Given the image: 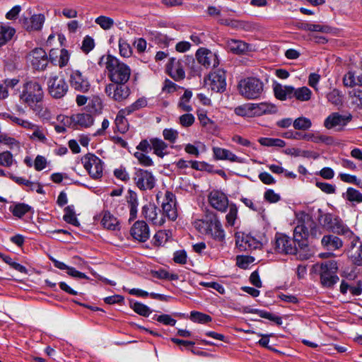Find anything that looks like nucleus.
Masks as SVG:
<instances>
[{"instance_id": "15", "label": "nucleus", "mask_w": 362, "mask_h": 362, "mask_svg": "<svg viewBox=\"0 0 362 362\" xmlns=\"http://www.w3.org/2000/svg\"><path fill=\"white\" fill-rule=\"evenodd\" d=\"M141 213L143 216L153 225L162 226L165 221L163 214H161L160 211L154 204L149 202L143 206Z\"/></svg>"}, {"instance_id": "24", "label": "nucleus", "mask_w": 362, "mask_h": 362, "mask_svg": "<svg viewBox=\"0 0 362 362\" xmlns=\"http://www.w3.org/2000/svg\"><path fill=\"white\" fill-rule=\"evenodd\" d=\"M45 20L43 14H34L30 18L23 20V27L28 31H38L42 29Z\"/></svg>"}, {"instance_id": "17", "label": "nucleus", "mask_w": 362, "mask_h": 362, "mask_svg": "<svg viewBox=\"0 0 362 362\" xmlns=\"http://www.w3.org/2000/svg\"><path fill=\"white\" fill-rule=\"evenodd\" d=\"M198 62L206 68L216 67L219 64L218 55L206 48H199L196 52Z\"/></svg>"}, {"instance_id": "8", "label": "nucleus", "mask_w": 362, "mask_h": 362, "mask_svg": "<svg viewBox=\"0 0 362 362\" xmlns=\"http://www.w3.org/2000/svg\"><path fill=\"white\" fill-rule=\"evenodd\" d=\"M81 163L93 179H99L103 176V163L94 154L85 155L81 158Z\"/></svg>"}, {"instance_id": "61", "label": "nucleus", "mask_w": 362, "mask_h": 362, "mask_svg": "<svg viewBox=\"0 0 362 362\" xmlns=\"http://www.w3.org/2000/svg\"><path fill=\"white\" fill-rule=\"evenodd\" d=\"M31 129L33 130V132L30 136L31 139H37V141L42 143H45L47 141L45 134L43 132V130L39 126L34 124V127H33Z\"/></svg>"}, {"instance_id": "54", "label": "nucleus", "mask_w": 362, "mask_h": 362, "mask_svg": "<svg viewBox=\"0 0 362 362\" xmlns=\"http://www.w3.org/2000/svg\"><path fill=\"white\" fill-rule=\"evenodd\" d=\"M119 54L123 57H129L132 54L130 45L124 39L119 40Z\"/></svg>"}, {"instance_id": "38", "label": "nucleus", "mask_w": 362, "mask_h": 362, "mask_svg": "<svg viewBox=\"0 0 362 362\" xmlns=\"http://www.w3.org/2000/svg\"><path fill=\"white\" fill-rule=\"evenodd\" d=\"M30 209L31 207L24 203H17L9 206V211L14 216L18 218H22Z\"/></svg>"}, {"instance_id": "45", "label": "nucleus", "mask_w": 362, "mask_h": 362, "mask_svg": "<svg viewBox=\"0 0 362 362\" xmlns=\"http://www.w3.org/2000/svg\"><path fill=\"white\" fill-rule=\"evenodd\" d=\"M327 98L332 105L338 106L343 103V95L338 89H333L327 94Z\"/></svg>"}, {"instance_id": "49", "label": "nucleus", "mask_w": 362, "mask_h": 362, "mask_svg": "<svg viewBox=\"0 0 362 362\" xmlns=\"http://www.w3.org/2000/svg\"><path fill=\"white\" fill-rule=\"evenodd\" d=\"M130 307L134 310L135 313L144 317H148L151 313L150 308L141 303H131Z\"/></svg>"}, {"instance_id": "3", "label": "nucleus", "mask_w": 362, "mask_h": 362, "mask_svg": "<svg viewBox=\"0 0 362 362\" xmlns=\"http://www.w3.org/2000/svg\"><path fill=\"white\" fill-rule=\"evenodd\" d=\"M321 234L320 227L317 226L308 214H304L294 228V239L298 242V247L301 250L308 247L307 239L309 237L317 238Z\"/></svg>"}, {"instance_id": "29", "label": "nucleus", "mask_w": 362, "mask_h": 362, "mask_svg": "<svg viewBox=\"0 0 362 362\" xmlns=\"http://www.w3.org/2000/svg\"><path fill=\"white\" fill-rule=\"evenodd\" d=\"M214 158L216 160H228L231 162H240V158L230 151L219 147L213 148Z\"/></svg>"}, {"instance_id": "10", "label": "nucleus", "mask_w": 362, "mask_h": 362, "mask_svg": "<svg viewBox=\"0 0 362 362\" xmlns=\"http://www.w3.org/2000/svg\"><path fill=\"white\" fill-rule=\"evenodd\" d=\"M69 71V82L71 87L76 91L86 93L90 87V81L86 75L79 70L68 69Z\"/></svg>"}, {"instance_id": "32", "label": "nucleus", "mask_w": 362, "mask_h": 362, "mask_svg": "<svg viewBox=\"0 0 362 362\" xmlns=\"http://www.w3.org/2000/svg\"><path fill=\"white\" fill-rule=\"evenodd\" d=\"M313 93L306 86L295 88L292 87L291 99L295 98L300 102H306L310 100Z\"/></svg>"}, {"instance_id": "56", "label": "nucleus", "mask_w": 362, "mask_h": 362, "mask_svg": "<svg viewBox=\"0 0 362 362\" xmlns=\"http://www.w3.org/2000/svg\"><path fill=\"white\" fill-rule=\"evenodd\" d=\"M168 239V235L165 230L158 231L153 238V243L155 246L164 245Z\"/></svg>"}, {"instance_id": "16", "label": "nucleus", "mask_w": 362, "mask_h": 362, "mask_svg": "<svg viewBox=\"0 0 362 362\" xmlns=\"http://www.w3.org/2000/svg\"><path fill=\"white\" fill-rule=\"evenodd\" d=\"M161 206L163 210L161 214H163L164 218L166 216L171 221H175L177 218L176 199L172 192H165Z\"/></svg>"}, {"instance_id": "43", "label": "nucleus", "mask_w": 362, "mask_h": 362, "mask_svg": "<svg viewBox=\"0 0 362 362\" xmlns=\"http://www.w3.org/2000/svg\"><path fill=\"white\" fill-rule=\"evenodd\" d=\"M228 213L226 216V220L228 226H234L238 218V209L235 203H230L228 207Z\"/></svg>"}, {"instance_id": "51", "label": "nucleus", "mask_w": 362, "mask_h": 362, "mask_svg": "<svg viewBox=\"0 0 362 362\" xmlns=\"http://www.w3.org/2000/svg\"><path fill=\"white\" fill-rule=\"evenodd\" d=\"M153 276L158 279H165L170 281H176L179 279L177 274H170L165 269H158L153 273Z\"/></svg>"}, {"instance_id": "14", "label": "nucleus", "mask_w": 362, "mask_h": 362, "mask_svg": "<svg viewBox=\"0 0 362 362\" xmlns=\"http://www.w3.org/2000/svg\"><path fill=\"white\" fill-rule=\"evenodd\" d=\"M208 201L212 208L221 213L226 212L230 204L227 195L218 189H213L209 192Z\"/></svg>"}, {"instance_id": "55", "label": "nucleus", "mask_w": 362, "mask_h": 362, "mask_svg": "<svg viewBox=\"0 0 362 362\" xmlns=\"http://www.w3.org/2000/svg\"><path fill=\"white\" fill-rule=\"evenodd\" d=\"M336 217L329 213L321 214L319 216L318 221L323 227L329 229Z\"/></svg>"}, {"instance_id": "34", "label": "nucleus", "mask_w": 362, "mask_h": 362, "mask_svg": "<svg viewBox=\"0 0 362 362\" xmlns=\"http://www.w3.org/2000/svg\"><path fill=\"white\" fill-rule=\"evenodd\" d=\"M291 86H282L281 84H276L274 87V92L275 97L280 100H286L291 99L292 93Z\"/></svg>"}, {"instance_id": "59", "label": "nucleus", "mask_w": 362, "mask_h": 362, "mask_svg": "<svg viewBox=\"0 0 362 362\" xmlns=\"http://www.w3.org/2000/svg\"><path fill=\"white\" fill-rule=\"evenodd\" d=\"M134 157L139 160V163L144 166L149 167L153 165V161L146 153L141 152H135Z\"/></svg>"}, {"instance_id": "19", "label": "nucleus", "mask_w": 362, "mask_h": 362, "mask_svg": "<svg viewBox=\"0 0 362 362\" xmlns=\"http://www.w3.org/2000/svg\"><path fill=\"white\" fill-rule=\"evenodd\" d=\"M28 59L33 68L37 70H44L49 62L47 53L42 48H35L32 50L28 55Z\"/></svg>"}, {"instance_id": "62", "label": "nucleus", "mask_w": 362, "mask_h": 362, "mask_svg": "<svg viewBox=\"0 0 362 362\" xmlns=\"http://www.w3.org/2000/svg\"><path fill=\"white\" fill-rule=\"evenodd\" d=\"M195 121L194 115L191 113H185L179 117V123L183 127L192 126Z\"/></svg>"}, {"instance_id": "36", "label": "nucleus", "mask_w": 362, "mask_h": 362, "mask_svg": "<svg viewBox=\"0 0 362 362\" xmlns=\"http://www.w3.org/2000/svg\"><path fill=\"white\" fill-rule=\"evenodd\" d=\"M15 33L14 28L0 23V47L11 40Z\"/></svg>"}, {"instance_id": "22", "label": "nucleus", "mask_w": 362, "mask_h": 362, "mask_svg": "<svg viewBox=\"0 0 362 362\" xmlns=\"http://www.w3.org/2000/svg\"><path fill=\"white\" fill-rule=\"evenodd\" d=\"M70 54L66 49H52L49 53V61L60 68L66 66L69 61Z\"/></svg>"}, {"instance_id": "7", "label": "nucleus", "mask_w": 362, "mask_h": 362, "mask_svg": "<svg viewBox=\"0 0 362 362\" xmlns=\"http://www.w3.org/2000/svg\"><path fill=\"white\" fill-rule=\"evenodd\" d=\"M352 119L353 116L351 113L341 115L338 112H332L325 118L324 127L327 129L341 132Z\"/></svg>"}, {"instance_id": "46", "label": "nucleus", "mask_w": 362, "mask_h": 362, "mask_svg": "<svg viewBox=\"0 0 362 362\" xmlns=\"http://www.w3.org/2000/svg\"><path fill=\"white\" fill-rule=\"evenodd\" d=\"M312 127L311 120L305 117H300L293 121V127L296 130L305 131Z\"/></svg>"}, {"instance_id": "4", "label": "nucleus", "mask_w": 362, "mask_h": 362, "mask_svg": "<svg viewBox=\"0 0 362 362\" xmlns=\"http://www.w3.org/2000/svg\"><path fill=\"white\" fill-rule=\"evenodd\" d=\"M44 97L41 84L35 80L28 81L23 83L20 92L19 99L21 103L28 106L40 115V103Z\"/></svg>"}, {"instance_id": "11", "label": "nucleus", "mask_w": 362, "mask_h": 362, "mask_svg": "<svg viewBox=\"0 0 362 362\" xmlns=\"http://www.w3.org/2000/svg\"><path fill=\"white\" fill-rule=\"evenodd\" d=\"M134 180L136 187L142 191L151 190L156 186V179L153 173L144 169H137Z\"/></svg>"}, {"instance_id": "35", "label": "nucleus", "mask_w": 362, "mask_h": 362, "mask_svg": "<svg viewBox=\"0 0 362 362\" xmlns=\"http://www.w3.org/2000/svg\"><path fill=\"white\" fill-rule=\"evenodd\" d=\"M128 115H129L124 112L123 109H121L116 116L115 124L117 131L122 134L127 132L129 129V123L126 119V116Z\"/></svg>"}, {"instance_id": "33", "label": "nucleus", "mask_w": 362, "mask_h": 362, "mask_svg": "<svg viewBox=\"0 0 362 362\" xmlns=\"http://www.w3.org/2000/svg\"><path fill=\"white\" fill-rule=\"evenodd\" d=\"M153 153L160 158L168 155V144L160 139L153 138L150 139Z\"/></svg>"}, {"instance_id": "9", "label": "nucleus", "mask_w": 362, "mask_h": 362, "mask_svg": "<svg viewBox=\"0 0 362 362\" xmlns=\"http://www.w3.org/2000/svg\"><path fill=\"white\" fill-rule=\"evenodd\" d=\"M47 89L52 98L59 99L66 94L69 86L62 76L52 75L47 81Z\"/></svg>"}, {"instance_id": "47", "label": "nucleus", "mask_w": 362, "mask_h": 362, "mask_svg": "<svg viewBox=\"0 0 362 362\" xmlns=\"http://www.w3.org/2000/svg\"><path fill=\"white\" fill-rule=\"evenodd\" d=\"M189 318L194 322L201 324H206L211 322L212 320V318L210 315L198 311H192L190 313Z\"/></svg>"}, {"instance_id": "27", "label": "nucleus", "mask_w": 362, "mask_h": 362, "mask_svg": "<svg viewBox=\"0 0 362 362\" xmlns=\"http://www.w3.org/2000/svg\"><path fill=\"white\" fill-rule=\"evenodd\" d=\"M322 247L328 250H339L343 246L342 240L333 235H324L321 240Z\"/></svg>"}, {"instance_id": "41", "label": "nucleus", "mask_w": 362, "mask_h": 362, "mask_svg": "<svg viewBox=\"0 0 362 362\" xmlns=\"http://www.w3.org/2000/svg\"><path fill=\"white\" fill-rule=\"evenodd\" d=\"M63 219L66 223L71 224L75 226H79V222L76 217L74 207L73 205L67 206L64 209V214L63 216Z\"/></svg>"}, {"instance_id": "25", "label": "nucleus", "mask_w": 362, "mask_h": 362, "mask_svg": "<svg viewBox=\"0 0 362 362\" xmlns=\"http://www.w3.org/2000/svg\"><path fill=\"white\" fill-rule=\"evenodd\" d=\"M71 122L75 129L87 128L93 123V117L88 113H78L71 117Z\"/></svg>"}, {"instance_id": "64", "label": "nucleus", "mask_w": 362, "mask_h": 362, "mask_svg": "<svg viewBox=\"0 0 362 362\" xmlns=\"http://www.w3.org/2000/svg\"><path fill=\"white\" fill-rule=\"evenodd\" d=\"M264 199L269 203L274 204L281 199V196L276 193L273 189H269L264 194Z\"/></svg>"}, {"instance_id": "20", "label": "nucleus", "mask_w": 362, "mask_h": 362, "mask_svg": "<svg viewBox=\"0 0 362 362\" xmlns=\"http://www.w3.org/2000/svg\"><path fill=\"white\" fill-rule=\"evenodd\" d=\"M251 116L260 117L264 115L275 114L278 111L277 107L269 102L259 103H249Z\"/></svg>"}, {"instance_id": "2", "label": "nucleus", "mask_w": 362, "mask_h": 362, "mask_svg": "<svg viewBox=\"0 0 362 362\" xmlns=\"http://www.w3.org/2000/svg\"><path fill=\"white\" fill-rule=\"evenodd\" d=\"M104 62L108 78L112 83H127L131 76L129 66L117 57L108 54L100 58L99 64Z\"/></svg>"}, {"instance_id": "42", "label": "nucleus", "mask_w": 362, "mask_h": 362, "mask_svg": "<svg viewBox=\"0 0 362 362\" xmlns=\"http://www.w3.org/2000/svg\"><path fill=\"white\" fill-rule=\"evenodd\" d=\"M251 313L257 314L259 317L272 321L278 325H281L282 324V319L281 317L275 315L269 312L259 309H253L252 310Z\"/></svg>"}, {"instance_id": "58", "label": "nucleus", "mask_w": 362, "mask_h": 362, "mask_svg": "<svg viewBox=\"0 0 362 362\" xmlns=\"http://www.w3.org/2000/svg\"><path fill=\"white\" fill-rule=\"evenodd\" d=\"M14 162L13 156L8 151L0 153V165L11 167Z\"/></svg>"}, {"instance_id": "28", "label": "nucleus", "mask_w": 362, "mask_h": 362, "mask_svg": "<svg viewBox=\"0 0 362 362\" xmlns=\"http://www.w3.org/2000/svg\"><path fill=\"white\" fill-rule=\"evenodd\" d=\"M168 70L170 75L176 81L183 79L185 76V72L180 65V62L175 59H171L168 64Z\"/></svg>"}, {"instance_id": "48", "label": "nucleus", "mask_w": 362, "mask_h": 362, "mask_svg": "<svg viewBox=\"0 0 362 362\" xmlns=\"http://www.w3.org/2000/svg\"><path fill=\"white\" fill-rule=\"evenodd\" d=\"M349 97L351 98V103L356 107L362 108V90L358 88L353 89L349 91Z\"/></svg>"}, {"instance_id": "53", "label": "nucleus", "mask_w": 362, "mask_h": 362, "mask_svg": "<svg viewBox=\"0 0 362 362\" xmlns=\"http://www.w3.org/2000/svg\"><path fill=\"white\" fill-rule=\"evenodd\" d=\"M304 30L310 32H320L323 33H327L330 32L331 28L328 25L306 23L304 25Z\"/></svg>"}, {"instance_id": "6", "label": "nucleus", "mask_w": 362, "mask_h": 362, "mask_svg": "<svg viewBox=\"0 0 362 362\" xmlns=\"http://www.w3.org/2000/svg\"><path fill=\"white\" fill-rule=\"evenodd\" d=\"M338 269V264L335 260H328L320 264L319 275L324 288H332L339 281V278L337 274Z\"/></svg>"}, {"instance_id": "30", "label": "nucleus", "mask_w": 362, "mask_h": 362, "mask_svg": "<svg viewBox=\"0 0 362 362\" xmlns=\"http://www.w3.org/2000/svg\"><path fill=\"white\" fill-rule=\"evenodd\" d=\"M101 224L107 230H119L120 229L119 221L109 211L103 212Z\"/></svg>"}, {"instance_id": "12", "label": "nucleus", "mask_w": 362, "mask_h": 362, "mask_svg": "<svg viewBox=\"0 0 362 362\" xmlns=\"http://www.w3.org/2000/svg\"><path fill=\"white\" fill-rule=\"evenodd\" d=\"M105 92L107 95L117 102H122L126 100L130 95L131 91L126 83H111L105 86Z\"/></svg>"}, {"instance_id": "37", "label": "nucleus", "mask_w": 362, "mask_h": 362, "mask_svg": "<svg viewBox=\"0 0 362 362\" xmlns=\"http://www.w3.org/2000/svg\"><path fill=\"white\" fill-rule=\"evenodd\" d=\"M227 47L234 54H241L247 49V45L245 42L233 39L228 40Z\"/></svg>"}, {"instance_id": "39", "label": "nucleus", "mask_w": 362, "mask_h": 362, "mask_svg": "<svg viewBox=\"0 0 362 362\" xmlns=\"http://www.w3.org/2000/svg\"><path fill=\"white\" fill-rule=\"evenodd\" d=\"M192 93L191 90H186L184 94L180 97L178 107L182 111L189 112L192 111L193 108L192 105L189 104L190 99L192 98Z\"/></svg>"}, {"instance_id": "60", "label": "nucleus", "mask_w": 362, "mask_h": 362, "mask_svg": "<svg viewBox=\"0 0 362 362\" xmlns=\"http://www.w3.org/2000/svg\"><path fill=\"white\" fill-rule=\"evenodd\" d=\"M95 22L104 30H108L114 25V21L111 18L105 16H100L95 19Z\"/></svg>"}, {"instance_id": "26", "label": "nucleus", "mask_w": 362, "mask_h": 362, "mask_svg": "<svg viewBox=\"0 0 362 362\" xmlns=\"http://www.w3.org/2000/svg\"><path fill=\"white\" fill-rule=\"evenodd\" d=\"M350 258L351 262L358 266H362V241L358 237L354 236L351 241Z\"/></svg>"}, {"instance_id": "23", "label": "nucleus", "mask_w": 362, "mask_h": 362, "mask_svg": "<svg viewBox=\"0 0 362 362\" xmlns=\"http://www.w3.org/2000/svg\"><path fill=\"white\" fill-rule=\"evenodd\" d=\"M296 138L298 139H303L305 141H310L316 144H325L327 145L332 144L334 143V139L332 136H326L320 134L319 132L313 133H305L303 134L299 132H296Z\"/></svg>"}, {"instance_id": "31", "label": "nucleus", "mask_w": 362, "mask_h": 362, "mask_svg": "<svg viewBox=\"0 0 362 362\" xmlns=\"http://www.w3.org/2000/svg\"><path fill=\"white\" fill-rule=\"evenodd\" d=\"M334 233L341 235L354 236L353 232L346 226L341 219L337 216L329 229Z\"/></svg>"}, {"instance_id": "57", "label": "nucleus", "mask_w": 362, "mask_h": 362, "mask_svg": "<svg viewBox=\"0 0 362 362\" xmlns=\"http://www.w3.org/2000/svg\"><path fill=\"white\" fill-rule=\"evenodd\" d=\"M0 143H3L8 146L11 148H20L19 142L14 138L8 136L6 134H1L0 132Z\"/></svg>"}, {"instance_id": "50", "label": "nucleus", "mask_w": 362, "mask_h": 362, "mask_svg": "<svg viewBox=\"0 0 362 362\" xmlns=\"http://www.w3.org/2000/svg\"><path fill=\"white\" fill-rule=\"evenodd\" d=\"M197 117L198 119L204 127L208 129H213L215 127V123L213 120L209 118L206 115V112L204 110H198L197 111Z\"/></svg>"}, {"instance_id": "63", "label": "nucleus", "mask_w": 362, "mask_h": 362, "mask_svg": "<svg viewBox=\"0 0 362 362\" xmlns=\"http://www.w3.org/2000/svg\"><path fill=\"white\" fill-rule=\"evenodd\" d=\"M163 136L165 140L170 141V143H175L178 138V132L172 128L164 129L163 131Z\"/></svg>"}, {"instance_id": "44", "label": "nucleus", "mask_w": 362, "mask_h": 362, "mask_svg": "<svg viewBox=\"0 0 362 362\" xmlns=\"http://www.w3.org/2000/svg\"><path fill=\"white\" fill-rule=\"evenodd\" d=\"M147 106V100L145 98H140L137 99L134 103L130 105L123 108L124 112H127L129 115L133 112L139 110Z\"/></svg>"}, {"instance_id": "52", "label": "nucleus", "mask_w": 362, "mask_h": 362, "mask_svg": "<svg viewBox=\"0 0 362 362\" xmlns=\"http://www.w3.org/2000/svg\"><path fill=\"white\" fill-rule=\"evenodd\" d=\"M346 199L351 202H362V194L357 189L349 187L346 192Z\"/></svg>"}, {"instance_id": "18", "label": "nucleus", "mask_w": 362, "mask_h": 362, "mask_svg": "<svg viewBox=\"0 0 362 362\" xmlns=\"http://www.w3.org/2000/svg\"><path fill=\"white\" fill-rule=\"evenodd\" d=\"M226 78L223 70H217L209 75L207 84L213 91L223 93L226 89Z\"/></svg>"}, {"instance_id": "40", "label": "nucleus", "mask_w": 362, "mask_h": 362, "mask_svg": "<svg viewBox=\"0 0 362 362\" xmlns=\"http://www.w3.org/2000/svg\"><path fill=\"white\" fill-rule=\"evenodd\" d=\"M258 142L264 146L268 147H279L283 148L286 146V142L276 138L261 137L258 139Z\"/></svg>"}, {"instance_id": "13", "label": "nucleus", "mask_w": 362, "mask_h": 362, "mask_svg": "<svg viewBox=\"0 0 362 362\" xmlns=\"http://www.w3.org/2000/svg\"><path fill=\"white\" fill-rule=\"evenodd\" d=\"M298 242L295 239H291L286 235H276L275 238L274 249L279 253L296 254Z\"/></svg>"}, {"instance_id": "21", "label": "nucleus", "mask_w": 362, "mask_h": 362, "mask_svg": "<svg viewBox=\"0 0 362 362\" xmlns=\"http://www.w3.org/2000/svg\"><path fill=\"white\" fill-rule=\"evenodd\" d=\"M130 233L134 239L141 243L146 242L150 237L148 226L144 221H136L131 228Z\"/></svg>"}, {"instance_id": "1", "label": "nucleus", "mask_w": 362, "mask_h": 362, "mask_svg": "<svg viewBox=\"0 0 362 362\" xmlns=\"http://www.w3.org/2000/svg\"><path fill=\"white\" fill-rule=\"evenodd\" d=\"M194 228L201 233L218 242H224L226 233L218 215L211 210L206 211L203 217L194 221Z\"/></svg>"}, {"instance_id": "5", "label": "nucleus", "mask_w": 362, "mask_h": 362, "mask_svg": "<svg viewBox=\"0 0 362 362\" xmlns=\"http://www.w3.org/2000/svg\"><path fill=\"white\" fill-rule=\"evenodd\" d=\"M264 83L255 76L245 77L238 83V90L241 96L247 100H257L264 93Z\"/></svg>"}]
</instances>
